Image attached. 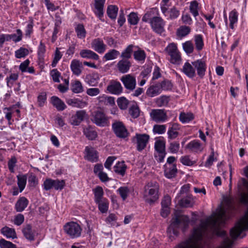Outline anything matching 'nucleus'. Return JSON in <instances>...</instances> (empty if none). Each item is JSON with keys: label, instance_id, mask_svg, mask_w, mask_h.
Masks as SVG:
<instances>
[{"label": "nucleus", "instance_id": "28", "mask_svg": "<svg viewBox=\"0 0 248 248\" xmlns=\"http://www.w3.org/2000/svg\"><path fill=\"white\" fill-rule=\"evenodd\" d=\"M28 203V199L25 197H21L16 203L15 209L18 212H21L27 207Z\"/></svg>", "mask_w": 248, "mask_h": 248}, {"label": "nucleus", "instance_id": "45", "mask_svg": "<svg viewBox=\"0 0 248 248\" xmlns=\"http://www.w3.org/2000/svg\"><path fill=\"white\" fill-rule=\"evenodd\" d=\"M159 83V86L161 92L162 91H171L173 88V84L171 81L169 79H165Z\"/></svg>", "mask_w": 248, "mask_h": 248}, {"label": "nucleus", "instance_id": "30", "mask_svg": "<svg viewBox=\"0 0 248 248\" xmlns=\"http://www.w3.org/2000/svg\"><path fill=\"white\" fill-rule=\"evenodd\" d=\"M134 47V46L133 45H129L120 54V58L122 59L130 61V59L132 58Z\"/></svg>", "mask_w": 248, "mask_h": 248}, {"label": "nucleus", "instance_id": "64", "mask_svg": "<svg viewBox=\"0 0 248 248\" xmlns=\"http://www.w3.org/2000/svg\"><path fill=\"white\" fill-rule=\"evenodd\" d=\"M0 248H17L16 245L3 238L0 240Z\"/></svg>", "mask_w": 248, "mask_h": 248}, {"label": "nucleus", "instance_id": "63", "mask_svg": "<svg viewBox=\"0 0 248 248\" xmlns=\"http://www.w3.org/2000/svg\"><path fill=\"white\" fill-rule=\"evenodd\" d=\"M165 50L169 56L178 51L177 47L174 43L169 44L165 48Z\"/></svg>", "mask_w": 248, "mask_h": 248}, {"label": "nucleus", "instance_id": "50", "mask_svg": "<svg viewBox=\"0 0 248 248\" xmlns=\"http://www.w3.org/2000/svg\"><path fill=\"white\" fill-rule=\"evenodd\" d=\"M134 59L139 62H144L146 58V54L143 50H138L133 52Z\"/></svg>", "mask_w": 248, "mask_h": 248}, {"label": "nucleus", "instance_id": "8", "mask_svg": "<svg viewBox=\"0 0 248 248\" xmlns=\"http://www.w3.org/2000/svg\"><path fill=\"white\" fill-rule=\"evenodd\" d=\"M112 129L116 137L119 138L125 139L129 135L127 129L122 122L115 121L112 124Z\"/></svg>", "mask_w": 248, "mask_h": 248}, {"label": "nucleus", "instance_id": "2", "mask_svg": "<svg viewBox=\"0 0 248 248\" xmlns=\"http://www.w3.org/2000/svg\"><path fill=\"white\" fill-rule=\"evenodd\" d=\"M159 184L156 181H151L144 186L146 202L152 204L159 198Z\"/></svg>", "mask_w": 248, "mask_h": 248}, {"label": "nucleus", "instance_id": "17", "mask_svg": "<svg viewBox=\"0 0 248 248\" xmlns=\"http://www.w3.org/2000/svg\"><path fill=\"white\" fill-rule=\"evenodd\" d=\"M164 176L168 179H172L176 176L178 170L176 164L172 165L165 164L163 166Z\"/></svg>", "mask_w": 248, "mask_h": 248}, {"label": "nucleus", "instance_id": "29", "mask_svg": "<svg viewBox=\"0 0 248 248\" xmlns=\"http://www.w3.org/2000/svg\"><path fill=\"white\" fill-rule=\"evenodd\" d=\"M66 103L73 107L83 108L87 105V103L78 98L68 99Z\"/></svg>", "mask_w": 248, "mask_h": 248}, {"label": "nucleus", "instance_id": "15", "mask_svg": "<svg viewBox=\"0 0 248 248\" xmlns=\"http://www.w3.org/2000/svg\"><path fill=\"white\" fill-rule=\"evenodd\" d=\"M107 89L109 93L116 95L121 94L123 92V87L121 83L115 80L110 81Z\"/></svg>", "mask_w": 248, "mask_h": 248}, {"label": "nucleus", "instance_id": "56", "mask_svg": "<svg viewBox=\"0 0 248 248\" xmlns=\"http://www.w3.org/2000/svg\"><path fill=\"white\" fill-rule=\"evenodd\" d=\"M55 180L51 178L46 179L43 183V189L46 191L50 190L52 188H54V185Z\"/></svg>", "mask_w": 248, "mask_h": 248}, {"label": "nucleus", "instance_id": "6", "mask_svg": "<svg viewBox=\"0 0 248 248\" xmlns=\"http://www.w3.org/2000/svg\"><path fill=\"white\" fill-rule=\"evenodd\" d=\"M91 121L97 126L105 127L108 125V119L104 111L97 110L92 114Z\"/></svg>", "mask_w": 248, "mask_h": 248}, {"label": "nucleus", "instance_id": "51", "mask_svg": "<svg viewBox=\"0 0 248 248\" xmlns=\"http://www.w3.org/2000/svg\"><path fill=\"white\" fill-rule=\"evenodd\" d=\"M190 28L186 26H181L177 31V35L184 37L187 35L190 32Z\"/></svg>", "mask_w": 248, "mask_h": 248}, {"label": "nucleus", "instance_id": "55", "mask_svg": "<svg viewBox=\"0 0 248 248\" xmlns=\"http://www.w3.org/2000/svg\"><path fill=\"white\" fill-rule=\"evenodd\" d=\"M170 62L172 64L179 65L181 62V57L179 51L170 55Z\"/></svg>", "mask_w": 248, "mask_h": 248}, {"label": "nucleus", "instance_id": "60", "mask_svg": "<svg viewBox=\"0 0 248 248\" xmlns=\"http://www.w3.org/2000/svg\"><path fill=\"white\" fill-rule=\"evenodd\" d=\"M29 54L28 49L21 47L19 49L15 51V56L16 58H24Z\"/></svg>", "mask_w": 248, "mask_h": 248}, {"label": "nucleus", "instance_id": "52", "mask_svg": "<svg viewBox=\"0 0 248 248\" xmlns=\"http://www.w3.org/2000/svg\"><path fill=\"white\" fill-rule=\"evenodd\" d=\"M140 18L138 16V14L135 12H131L130 13L127 17V21L131 25H137L139 21Z\"/></svg>", "mask_w": 248, "mask_h": 248}, {"label": "nucleus", "instance_id": "44", "mask_svg": "<svg viewBox=\"0 0 248 248\" xmlns=\"http://www.w3.org/2000/svg\"><path fill=\"white\" fill-rule=\"evenodd\" d=\"M71 89L73 93H76L83 92V87L81 82L79 80H75L71 83Z\"/></svg>", "mask_w": 248, "mask_h": 248}, {"label": "nucleus", "instance_id": "20", "mask_svg": "<svg viewBox=\"0 0 248 248\" xmlns=\"http://www.w3.org/2000/svg\"><path fill=\"white\" fill-rule=\"evenodd\" d=\"M186 149L194 153L202 152L203 150L202 144L200 141L194 140L189 142L186 146Z\"/></svg>", "mask_w": 248, "mask_h": 248}, {"label": "nucleus", "instance_id": "37", "mask_svg": "<svg viewBox=\"0 0 248 248\" xmlns=\"http://www.w3.org/2000/svg\"><path fill=\"white\" fill-rule=\"evenodd\" d=\"M113 168L114 171L115 173L119 174L123 176L125 173L127 166L125 164L124 161L122 162L119 161L114 166Z\"/></svg>", "mask_w": 248, "mask_h": 248}, {"label": "nucleus", "instance_id": "14", "mask_svg": "<svg viewBox=\"0 0 248 248\" xmlns=\"http://www.w3.org/2000/svg\"><path fill=\"white\" fill-rule=\"evenodd\" d=\"M85 158L91 162H96L98 160V152L91 146H86L85 149Z\"/></svg>", "mask_w": 248, "mask_h": 248}, {"label": "nucleus", "instance_id": "48", "mask_svg": "<svg viewBox=\"0 0 248 248\" xmlns=\"http://www.w3.org/2000/svg\"><path fill=\"white\" fill-rule=\"evenodd\" d=\"M75 31L78 38L83 39L86 37V31L82 24H78L75 28Z\"/></svg>", "mask_w": 248, "mask_h": 248}, {"label": "nucleus", "instance_id": "53", "mask_svg": "<svg viewBox=\"0 0 248 248\" xmlns=\"http://www.w3.org/2000/svg\"><path fill=\"white\" fill-rule=\"evenodd\" d=\"M117 102L119 108L122 110L126 109L129 104V101L123 96L118 98Z\"/></svg>", "mask_w": 248, "mask_h": 248}, {"label": "nucleus", "instance_id": "11", "mask_svg": "<svg viewBox=\"0 0 248 248\" xmlns=\"http://www.w3.org/2000/svg\"><path fill=\"white\" fill-rule=\"evenodd\" d=\"M192 65L195 67V70H196L197 75L200 78H203L205 74L206 70V64L202 59H199L194 62H192Z\"/></svg>", "mask_w": 248, "mask_h": 248}, {"label": "nucleus", "instance_id": "5", "mask_svg": "<svg viewBox=\"0 0 248 248\" xmlns=\"http://www.w3.org/2000/svg\"><path fill=\"white\" fill-rule=\"evenodd\" d=\"M63 229L65 233L71 239L79 237L82 230L79 224L74 221H70L65 223Z\"/></svg>", "mask_w": 248, "mask_h": 248}, {"label": "nucleus", "instance_id": "25", "mask_svg": "<svg viewBox=\"0 0 248 248\" xmlns=\"http://www.w3.org/2000/svg\"><path fill=\"white\" fill-rule=\"evenodd\" d=\"M182 71L189 78H193L196 76L195 67L192 65V63L191 64L187 62L185 63Z\"/></svg>", "mask_w": 248, "mask_h": 248}, {"label": "nucleus", "instance_id": "58", "mask_svg": "<svg viewBox=\"0 0 248 248\" xmlns=\"http://www.w3.org/2000/svg\"><path fill=\"white\" fill-rule=\"evenodd\" d=\"M47 95L46 92H41L37 97V103L39 107H43L46 102Z\"/></svg>", "mask_w": 248, "mask_h": 248}, {"label": "nucleus", "instance_id": "33", "mask_svg": "<svg viewBox=\"0 0 248 248\" xmlns=\"http://www.w3.org/2000/svg\"><path fill=\"white\" fill-rule=\"evenodd\" d=\"M180 129V125L178 123H173L168 131V138L170 139H175L179 134L177 130Z\"/></svg>", "mask_w": 248, "mask_h": 248}, {"label": "nucleus", "instance_id": "42", "mask_svg": "<svg viewBox=\"0 0 248 248\" xmlns=\"http://www.w3.org/2000/svg\"><path fill=\"white\" fill-rule=\"evenodd\" d=\"M34 20L32 17H29L28 24L25 30V35L26 37L30 38L33 32Z\"/></svg>", "mask_w": 248, "mask_h": 248}, {"label": "nucleus", "instance_id": "43", "mask_svg": "<svg viewBox=\"0 0 248 248\" xmlns=\"http://www.w3.org/2000/svg\"><path fill=\"white\" fill-rule=\"evenodd\" d=\"M27 175L21 174L17 176V185L19 187L20 192H22L24 189L27 183Z\"/></svg>", "mask_w": 248, "mask_h": 248}, {"label": "nucleus", "instance_id": "22", "mask_svg": "<svg viewBox=\"0 0 248 248\" xmlns=\"http://www.w3.org/2000/svg\"><path fill=\"white\" fill-rule=\"evenodd\" d=\"M70 68L74 75L78 76L82 72L83 63L78 60L74 59L71 62Z\"/></svg>", "mask_w": 248, "mask_h": 248}, {"label": "nucleus", "instance_id": "35", "mask_svg": "<svg viewBox=\"0 0 248 248\" xmlns=\"http://www.w3.org/2000/svg\"><path fill=\"white\" fill-rule=\"evenodd\" d=\"M118 7L115 5H109L107 9V14L111 20L116 19L118 12Z\"/></svg>", "mask_w": 248, "mask_h": 248}, {"label": "nucleus", "instance_id": "34", "mask_svg": "<svg viewBox=\"0 0 248 248\" xmlns=\"http://www.w3.org/2000/svg\"><path fill=\"white\" fill-rule=\"evenodd\" d=\"M46 52L45 44L41 41L38 47L37 57L40 63H44L45 54Z\"/></svg>", "mask_w": 248, "mask_h": 248}, {"label": "nucleus", "instance_id": "32", "mask_svg": "<svg viewBox=\"0 0 248 248\" xmlns=\"http://www.w3.org/2000/svg\"><path fill=\"white\" fill-rule=\"evenodd\" d=\"M158 15V11L156 8H151L144 15L142 18V21L145 22H147L149 20L150 21L153 18L156 17V15Z\"/></svg>", "mask_w": 248, "mask_h": 248}, {"label": "nucleus", "instance_id": "7", "mask_svg": "<svg viewBox=\"0 0 248 248\" xmlns=\"http://www.w3.org/2000/svg\"><path fill=\"white\" fill-rule=\"evenodd\" d=\"M150 139V136L147 134L136 133L134 137L131 139L132 142L136 144V149L141 152L144 150L147 146Z\"/></svg>", "mask_w": 248, "mask_h": 248}, {"label": "nucleus", "instance_id": "19", "mask_svg": "<svg viewBox=\"0 0 248 248\" xmlns=\"http://www.w3.org/2000/svg\"><path fill=\"white\" fill-rule=\"evenodd\" d=\"M106 0H94V7L96 11L95 15L102 22H105V19L103 18L104 16V7Z\"/></svg>", "mask_w": 248, "mask_h": 248}, {"label": "nucleus", "instance_id": "18", "mask_svg": "<svg viewBox=\"0 0 248 248\" xmlns=\"http://www.w3.org/2000/svg\"><path fill=\"white\" fill-rule=\"evenodd\" d=\"M151 116L156 122H164L167 118L165 110L160 109H153L151 112Z\"/></svg>", "mask_w": 248, "mask_h": 248}, {"label": "nucleus", "instance_id": "3", "mask_svg": "<svg viewBox=\"0 0 248 248\" xmlns=\"http://www.w3.org/2000/svg\"><path fill=\"white\" fill-rule=\"evenodd\" d=\"M243 230H248V207L243 217L236 223L235 227L230 230V236L234 240L236 239Z\"/></svg>", "mask_w": 248, "mask_h": 248}, {"label": "nucleus", "instance_id": "4", "mask_svg": "<svg viewBox=\"0 0 248 248\" xmlns=\"http://www.w3.org/2000/svg\"><path fill=\"white\" fill-rule=\"evenodd\" d=\"M179 212H175L174 217L172 218L170 225L167 229V233L170 241L174 239V236H177L179 232L177 229L180 227L182 221V216Z\"/></svg>", "mask_w": 248, "mask_h": 248}, {"label": "nucleus", "instance_id": "1", "mask_svg": "<svg viewBox=\"0 0 248 248\" xmlns=\"http://www.w3.org/2000/svg\"><path fill=\"white\" fill-rule=\"evenodd\" d=\"M203 232L201 227L195 228L189 238L179 244L174 248H202L198 243L202 241Z\"/></svg>", "mask_w": 248, "mask_h": 248}, {"label": "nucleus", "instance_id": "12", "mask_svg": "<svg viewBox=\"0 0 248 248\" xmlns=\"http://www.w3.org/2000/svg\"><path fill=\"white\" fill-rule=\"evenodd\" d=\"M162 93L159 83L158 82H150V84L146 91V95L150 98H153L159 95Z\"/></svg>", "mask_w": 248, "mask_h": 248}, {"label": "nucleus", "instance_id": "24", "mask_svg": "<svg viewBox=\"0 0 248 248\" xmlns=\"http://www.w3.org/2000/svg\"><path fill=\"white\" fill-rule=\"evenodd\" d=\"M83 133L86 138L90 140H95L98 136L97 132L94 128L91 125L84 128Z\"/></svg>", "mask_w": 248, "mask_h": 248}, {"label": "nucleus", "instance_id": "41", "mask_svg": "<svg viewBox=\"0 0 248 248\" xmlns=\"http://www.w3.org/2000/svg\"><path fill=\"white\" fill-rule=\"evenodd\" d=\"M179 120L182 123H187L195 118L194 115L192 112H181L179 115Z\"/></svg>", "mask_w": 248, "mask_h": 248}, {"label": "nucleus", "instance_id": "49", "mask_svg": "<svg viewBox=\"0 0 248 248\" xmlns=\"http://www.w3.org/2000/svg\"><path fill=\"white\" fill-rule=\"evenodd\" d=\"M170 101V96L167 95H161L157 98L155 103L158 107H161L167 106Z\"/></svg>", "mask_w": 248, "mask_h": 248}, {"label": "nucleus", "instance_id": "38", "mask_svg": "<svg viewBox=\"0 0 248 248\" xmlns=\"http://www.w3.org/2000/svg\"><path fill=\"white\" fill-rule=\"evenodd\" d=\"M98 205V209L102 213H107L108 209L109 201L107 198L99 200V202H95Z\"/></svg>", "mask_w": 248, "mask_h": 248}, {"label": "nucleus", "instance_id": "27", "mask_svg": "<svg viewBox=\"0 0 248 248\" xmlns=\"http://www.w3.org/2000/svg\"><path fill=\"white\" fill-rule=\"evenodd\" d=\"M51 103L58 111H62L66 108L64 102L56 96L51 97Z\"/></svg>", "mask_w": 248, "mask_h": 248}, {"label": "nucleus", "instance_id": "40", "mask_svg": "<svg viewBox=\"0 0 248 248\" xmlns=\"http://www.w3.org/2000/svg\"><path fill=\"white\" fill-rule=\"evenodd\" d=\"M120 54V52L115 49H110L103 56V59L106 61L116 59Z\"/></svg>", "mask_w": 248, "mask_h": 248}, {"label": "nucleus", "instance_id": "10", "mask_svg": "<svg viewBox=\"0 0 248 248\" xmlns=\"http://www.w3.org/2000/svg\"><path fill=\"white\" fill-rule=\"evenodd\" d=\"M121 81L123 83L125 88L129 91H133L136 86L135 77L131 74L125 75L121 78Z\"/></svg>", "mask_w": 248, "mask_h": 248}, {"label": "nucleus", "instance_id": "46", "mask_svg": "<svg viewBox=\"0 0 248 248\" xmlns=\"http://www.w3.org/2000/svg\"><path fill=\"white\" fill-rule=\"evenodd\" d=\"M18 78L19 74L18 73H11L5 79L7 86L10 88H12L14 82L18 79Z\"/></svg>", "mask_w": 248, "mask_h": 248}, {"label": "nucleus", "instance_id": "21", "mask_svg": "<svg viewBox=\"0 0 248 248\" xmlns=\"http://www.w3.org/2000/svg\"><path fill=\"white\" fill-rule=\"evenodd\" d=\"M131 66L132 63L130 61L122 59L119 61L116 65L118 71L123 74L128 72Z\"/></svg>", "mask_w": 248, "mask_h": 248}, {"label": "nucleus", "instance_id": "54", "mask_svg": "<svg viewBox=\"0 0 248 248\" xmlns=\"http://www.w3.org/2000/svg\"><path fill=\"white\" fill-rule=\"evenodd\" d=\"M198 8L199 3L197 1L193 0L190 2L189 10L190 13L195 17L199 15Z\"/></svg>", "mask_w": 248, "mask_h": 248}, {"label": "nucleus", "instance_id": "47", "mask_svg": "<svg viewBox=\"0 0 248 248\" xmlns=\"http://www.w3.org/2000/svg\"><path fill=\"white\" fill-rule=\"evenodd\" d=\"M238 13L236 9H233L229 14V20L230 22V27L232 29H234V24L238 21Z\"/></svg>", "mask_w": 248, "mask_h": 248}, {"label": "nucleus", "instance_id": "59", "mask_svg": "<svg viewBox=\"0 0 248 248\" xmlns=\"http://www.w3.org/2000/svg\"><path fill=\"white\" fill-rule=\"evenodd\" d=\"M195 43L196 49L198 50H201L204 45L203 38L202 35L197 34L195 36Z\"/></svg>", "mask_w": 248, "mask_h": 248}, {"label": "nucleus", "instance_id": "13", "mask_svg": "<svg viewBox=\"0 0 248 248\" xmlns=\"http://www.w3.org/2000/svg\"><path fill=\"white\" fill-rule=\"evenodd\" d=\"M87 115L85 110H79L76 111L75 115L71 116L70 119V123L74 126L79 125L84 120Z\"/></svg>", "mask_w": 248, "mask_h": 248}, {"label": "nucleus", "instance_id": "26", "mask_svg": "<svg viewBox=\"0 0 248 248\" xmlns=\"http://www.w3.org/2000/svg\"><path fill=\"white\" fill-rule=\"evenodd\" d=\"M99 75L97 73H93L87 75L85 78L86 82L91 86H96L98 83Z\"/></svg>", "mask_w": 248, "mask_h": 248}, {"label": "nucleus", "instance_id": "16", "mask_svg": "<svg viewBox=\"0 0 248 248\" xmlns=\"http://www.w3.org/2000/svg\"><path fill=\"white\" fill-rule=\"evenodd\" d=\"M91 45L92 48L100 54L103 53L106 49V45L103 40L99 38L93 39Z\"/></svg>", "mask_w": 248, "mask_h": 248}, {"label": "nucleus", "instance_id": "61", "mask_svg": "<svg viewBox=\"0 0 248 248\" xmlns=\"http://www.w3.org/2000/svg\"><path fill=\"white\" fill-rule=\"evenodd\" d=\"M183 48L187 54H190L193 52L194 46L191 41H187L183 44Z\"/></svg>", "mask_w": 248, "mask_h": 248}, {"label": "nucleus", "instance_id": "57", "mask_svg": "<svg viewBox=\"0 0 248 248\" xmlns=\"http://www.w3.org/2000/svg\"><path fill=\"white\" fill-rule=\"evenodd\" d=\"M155 149L157 152H165V142L161 140H157L155 143Z\"/></svg>", "mask_w": 248, "mask_h": 248}, {"label": "nucleus", "instance_id": "9", "mask_svg": "<svg viewBox=\"0 0 248 248\" xmlns=\"http://www.w3.org/2000/svg\"><path fill=\"white\" fill-rule=\"evenodd\" d=\"M153 31L158 34H161L164 31L165 22L163 19L159 16L154 17L150 22Z\"/></svg>", "mask_w": 248, "mask_h": 248}, {"label": "nucleus", "instance_id": "31", "mask_svg": "<svg viewBox=\"0 0 248 248\" xmlns=\"http://www.w3.org/2000/svg\"><path fill=\"white\" fill-rule=\"evenodd\" d=\"M80 56L83 58L91 59L94 60H98L99 59V56L94 52L89 49H82L80 51Z\"/></svg>", "mask_w": 248, "mask_h": 248}, {"label": "nucleus", "instance_id": "36", "mask_svg": "<svg viewBox=\"0 0 248 248\" xmlns=\"http://www.w3.org/2000/svg\"><path fill=\"white\" fill-rule=\"evenodd\" d=\"M1 233L7 238H16V234L15 229L11 228L7 226L3 227L1 230Z\"/></svg>", "mask_w": 248, "mask_h": 248}, {"label": "nucleus", "instance_id": "62", "mask_svg": "<svg viewBox=\"0 0 248 248\" xmlns=\"http://www.w3.org/2000/svg\"><path fill=\"white\" fill-rule=\"evenodd\" d=\"M16 34H11V39L15 43L18 42L22 40L23 38V33L22 31L18 29L16 30Z\"/></svg>", "mask_w": 248, "mask_h": 248}, {"label": "nucleus", "instance_id": "39", "mask_svg": "<svg viewBox=\"0 0 248 248\" xmlns=\"http://www.w3.org/2000/svg\"><path fill=\"white\" fill-rule=\"evenodd\" d=\"M94 202H99V200L105 199L104 197V192L103 188L100 186H96L93 189Z\"/></svg>", "mask_w": 248, "mask_h": 248}, {"label": "nucleus", "instance_id": "23", "mask_svg": "<svg viewBox=\"0 0 248 248\" xmlns=\"http://www.w3.org/2000/svg\"><path fill=\"white\" fill-rule=\"evenodd\" d=\"M24 236L28 240L32 241L35 240V231L32 229L31 224L26 225L22 229Z\"/></svg>", "mask_w": 248, "mask_h": 248}]
</instances>
